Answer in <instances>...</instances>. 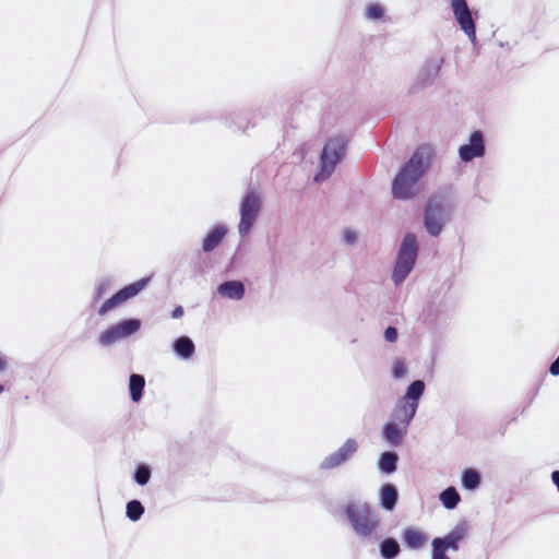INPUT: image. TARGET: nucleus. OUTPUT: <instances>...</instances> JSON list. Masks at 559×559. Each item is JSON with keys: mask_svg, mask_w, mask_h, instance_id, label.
I'll return each instance as SVG.
<instances>
[{"mask_svg": "<svg viewBox=\"0 0 559 559\" xmlns=\"http://www.w3.org/2000/svg\"><path fill=\"white\" fill-rule=\"evenodd\" d=\"M4 391V388L2 384H0V394Z\"/></svg>", "mask_w": 559, "mask_h": 559, "instance_id": "4c0bfd02", "label": "nucleus"}, {"mask_svg": "<svg viewBox=\"0 0 559 559\" xmlns=\"http://www.w3.org/2000/svg\"><path fill=\"white\" fill-rule=\"evenodd\" d=\"M480 483L479 475L472 468H466L462 474V484L466 489L473 490L478 487Z\"/></svg>", "mask_w": 559, "mask_h": 559, "instance_id": "393cba45", "label": "nucleus"}, {"mask_svg": "<svg viewBox=\"0 0 559 559\" xmlns=\"http://www.w3.org/2000/svg\"><path fill=\"white\" fill-rule=\"evenodd\" d=\"M383 13V8L378 3H371L367 7V16L371 20L381 19Z\"/></svg>", "mask_w": 559, "mask_h": 559, "instance_id": "c85d7f7f", "label": "nucleus"}, {"mask_svg": "<svg viewBox=\"0 0 559 559\" xmlns=\"http://www.w3.org/2000/svg\"><path fill=\"white\" fill-rule=\"evenodd\" d=\"M403 538L405 544L413 549L421 548L427 540L426 536L420 531L413 528H407L404 532Z\"/></svg>", "mask_w": 559, "mask_h": 559, "instance_id": "a211bd4d", "label": "nucleus"}, {"mask_svg": "<svg viewBox=\"0 0 559 559\" xmlns=\"http://www.w3.org/2000/svg\"><path fill=\"white\" fill-rule=\"evenodd\" d=\"M392 374L395 379L403 378L406 374V367L403 360L395 359L392 364Z\"/></svg>", "mask_w": 559, "mask_h": 559, "instance_id": "c756f323", "label": "nucleus"}, {"mask_svg": "<svg viewBox=\"0 0 559 559\" xmlns=\"http://www.w3.org/2000/svg\"><path fill=\"white\" fill-rule=\"evenodd\" d=\"M417 240L414 234H407L400 248L392 278L395 284L402 283L414 267L417 258Z\"/></svg>", "mask_w": 559, "mask_h": 559, "instance_id": "7ed1b4c3", "label": "nucleus"}, {"mask_svg": "<svg viewBox=\"0 0 559 559\" xmlns=\"http://www.w3.org/2000/svg\"><path fill=\"white\" fill-rule=\"evenodd\" d=\"M432 150L419 146L393 180L392 194L395 199L407 200L419 192L418 181L429 167Z\"/></svg>", "mask_w": 559, "mask_h": 559, "instance_id": "f257e3e1", "label": "nucleus"}, {"mask_svg": "<svg viewBox=\"0 0 559 559\" xmlns=\"http://www.w3.org/2000/svg\"><path fill=\"white\" fill-rule=\"evenodd\" d=\"M7 368V360L0 356V371L4 370Z\"/></svg>", "mask_w": 559, "mask_h": 559, "instance_id": "e433bc0d", "label": "nucleus"}, {"mask_svg": "<svg viewBox=\"0 0 559 559\" xmlns=\"http://www.w3.org/2000/svg\"><path fill=\"white\" fill-rule=\"evenodd\" d=\"M218 293L224 297L239 300L245 295V286L241 282L229 281L218 286Z\"/></svg>", "mask_w": 559, "mask_h": 559, "instance_id": "2eb2a0df", "label": "nucleus"}, {"mask_svg": "<svg viewBox=\"0 0 559 559\" xmlns=\"http://www.w3.org/2000/svg\"><path fill=\"white\" fill-rule=\"evenodd\" d=\"M347 516L355 532L364 537L370 536L378 527L379 520L368 507L348 506Z\"/></svg>", "mask_w": 559, "mask_h": 559, "instance_id": "39448f33", "label": "nucleus"}, {"mask_svg": "<svg viewBox=\"0 0 559 559\" xmlns=\"http://www.w3.org/2000/svg\"><path fill=\"white\" fill-rule=\"evenodd\" d=\"M384 337L388 342L393 343L397 340V330L393 326L386 328Z\"/></svg>", "mask_w": 559, "mask_h": 559, "instance_id": "7c9ffc66", "label": "nucleus"}, {"mask_svg": "<svg viewBox=\"0 0 559 559\" xmlns=\"http://www.w3.org/2000/svg\"><path fill=\"white\" fill-rule=\"evenodd\" d=\"M144 513V508L138 500H132L127 504V516L131 521H138Z\"/></svg>", "mask_w": 559, "mask_h": 559, "instance_id": "a878e982", "label": "nucleus"}, {"mask_svg": "<svg viewBox=\"0 0 559 559\" xmlns=\"http://www.w3.org/2000/svg\"><path fill=\"white\" fill-rule=\"evenodd\" d=\"M407 427L397 424L396 421H388L383 427V437L392 445L401 444Z\"/></svg>", "mask_w": 559, "mask_h": 559, "instance_id": "ddd939ff", "label": "nucleus"}, {"mask_svg": "<svg viewBox=\"0 0 559 559\" xmlns=\"http://www.w3.org/2000/svg\"><path fill=\"white\" fill-rule=\"evenodd\" d=\"M417 411V403L409 402L407 399H400L392 412V421H396L404 427H408Z\"/></svg>", "mask_w": 559, "mask_h": 559, "instance_id": "f8f14e48", "label": "nucleus"}, {"mask_svg": "<svg viewBox=\"0 0 559 559\" xmlns=\"http://www.w3.org/2000/svg\"><path fill=\"white\" fill-rule=\"evenodd\" d=\"M261 209V200L260 197L251 191L248 192L240 205V223H239V233L241 235H247L251 229L259 212Z\"/></svg>", "mask_w": 559, "mask_h": 559, "instance_id": "423d86ee", "label": "nucleus"}, {"mask_svg": "<svg viewBox=\"0 0 559 559\" xmlns=\"http://www.w3.org/2000/svg\"><path fill=\"white\" fill-rule=\"evenodd\" d=\"M465 533L466 532L464 527L456 526L444 537H441V540H443V545L447 549L456 551L459 549L460 542H462L465 537Z\"/></svg>", "mask_w": 559, "mask_h": 559, "instance_id": "dca6fc26", "label": "nucleus"}, {"mask_svg": "<svg viewBox=\"0 0 559 559\" xmlns=\"http://www.w3.org/2000/svg\"><path fill=\"white\" fill-rule=\"evenodd\" d=\"M397 501V491L393 485L385 484L381 488V506L385 510H393Z\"/></svg>", "mask_w": 559, "mask_h": 559, "instance_id": "f3484780", "label": "nucleus"}, {"mask_svg": "<svg viewBox=\"0 0 559 559\" xmlns=\"http://www.w3.org/2000/svg\"><path fill=\"white\" fill-rule=\"evenodd\" d=\"M454 16L461 29L472 39L476 38V27L466 0H452Z\"/></svg>", "mask_w": 559, "mask_h": 559, "instance_id": "1a4fd4ad", "label": "nucleus"}, {"mask_svg": "<svg viewBox=\"0 0 559 559\" xmlns=\"http://www.w3.org/2000/svg\"><path fill=\"white\" fill-rule=\"evenodd\" d=\"M174 348L175 352L182 358H190L194 353V344L187 336H181L176 340Z\"/></svg>", "mask_w": 559, "mask_h": 559, "instance_id": "aec40b11", "label": "nucleus"}, {"mask_svg": "<svg viewBox=\"0 0 559 559\" xmlns=\"http://www.w3.org/2000/svg\"><path fill=\"white\" fill-rule=\"evenodd\" d=\"M380 551L384 559H393L400 552V545L395 539L386 538L381 543Z\"/></svg>", "mask_w": 559, "mask_h": 559, "instance_id": "4be33fe9", "label": "nucleus"}, {"mask_svg": "<svg viewBox=\"0 0 559 559\" xmlns=\"http://www.w3.org/2000/svg\"><path fill=\"white\" fill-rule=\"evenodd\" d=\"M150 477H151V471L147 466L140 465L136 468L135 474H134V479L139 485L143 486V485L147 484L150 480Z\"/></svg>", "mask_w": 559, "mask_h": 559, "instance_id": "cd10ccee", "label": "nucleus"}, {"mask_svg": "<svg viewBox=\"0 0 559 559\" xmlns=\"http://www.w3.org/2000/svg\"><path fill=\"white\" fill-rule=\"evenodd\" d=\"M424 390L425 383L421 380H416L409 384L406 394L402 399H407L409 402L418 404V400L423 395Z\"/></svg>", "mask_w": 559, "mask_h": 559, "instance_id": "5701e85b", "label": "nucleus"}, {"mask_svg": "<svg viewBox=\"0 0 559 559\" xmlns=\"http://www.w3.org/2000/svg\"><path fill=\"white\" fill-rule=\"evenodd\" d=\"M451 206L444 197H431L426 205L424 214V225L431 236H438L443 224L449 219Z\"/></svg>", "mask_w": 559, "mask_h": 559, "instance_id": "f03ea898", "label": "nucleus"}, {"mask_svg": "<svg viewBox=\"0 0 559 559\" xmlns=\"http://www.w3.org/2000/svg\"><path fill=\"white\" fill-rule=\"evenodd\" d=\"M183 316V308L181 306H177L173 312H171V317L174 319H179Z\"/></svg>", "mask_w": 559, "mask_h": 559, "instance_id": "72a5a7b5", "label": "nucleus"}, {"mask_svg": "<svg viewBox=\"0 0 559 559\" xmlns=\"http://www.w3.org/2000/svg\"><path fill=\"white\" fill-rule=\"evenodd\" d=\"M551 479H552L554 484L557 486V488L559 490V471H555L551 474Z\"/></svg>", "mask_w": 559, "mask_h": 559, "instance_id": "c9c22d12", "label": "nucleus"}, {"mask_svg": "<svg viewBox=\"0 0 559 559\" xmlns=\"http://www.w3.org/2000/svg\"><path fill=\"white\" fill-rule=\"evenodd\" d=\"M148 280L142 278L134 283H131L123 288H121L119 292H117L112 297L107 299L102 307L98 310L99 316L106 314L108 311L112 310L114 308L122 305L130 298L136 296L147 284Z\"/></svg>", "mask_w": 559, "mask_h": 559, "instance_id": "0eeeda50", "label": "nucleus"}, {"mask_svg": "<svg viewBox=\"0 0 559 559\" xmlns=\"http://www.w3.org/2000/svg\"><path fill=\"white\" fill-rule=\"evenodd\" d=\"M447 548L443 545V540H441V537H436L432 539V555L431 559H450L447 556Z\"/></svg>", "mask_w": 559, "mask_h": 559, "instance_id": "bb28decb", "label": "nucleus"}, {"mask_svg": "<svg viewBox=\"0 0 559 559\" xmlns=\"http://www.w3.org/2000/svg\"><path fill=\"white\" fill-rule=\"evenodd\" d=\"M346 145L347 140L344 138L337 136L329 140L321 154V169L314 177L316 181H322L333 173L345 152Z\"/></svg>", "mask_w": 559, "mask_h": 559, "instance_id": "20e7f679", "label": "nucleus"}, {"mask_svg": "<svg viewBox=\"0 0 559 559\" xmlns=\"http://www.w3.org/2000/svg\"><path fill=\"white\" fill-rule=\"evenodd\" d=\"M549 371L552 376H559V357L551 364Z\"/></svg>", "mask_w": 559, "mask_h": 559, "instance_id": "473e14b6", "label": "nucleus"}, {"mask_svg": "<svg viewBox=\"0 0 559 559\" xmlns=\"http://www.w3.org/2000/svg\"><path fill=\"white\" fill-rule=\"evenodd\" d=\"M145 380L140 374H131L129 380L130 395L133 402H139L143 394Z\"/></svg>", "mask_w": 559, "mask_h": 559, "instance_id": "6ab92c4d", "label": "nucleus"}, {"mask_svg": "<svg viewBox=\"0 0 559 559\" xmlns=\"http://www.w3.org/2000/svg\"><path fill=\"white\" fill-rule=\"evenodd\" d=\"M357 448V442L354 439H347L337 451L330 454L322 461L321 468L332 469L342 465L355 454Z\"/></svg>", "mask_w": 559, "mask_h": 559, "instance_id": "9d476101", "label": "nucleus"}, {"mask_svg": "<svg viewBox=\"0 0 559 559\" xmlns=\"http://www.w3.org/2000/svg\"><path fill=\"white\" fill-rule=\"evenodd\" d=\"M440 500L444 508L454 509L461 500V497L454 487H449L440 495Z\"/></svg>", "mask_w": 559, "mask_h": 559, "instance_id": "412c9836", "label": "nucleus"}, {"mask_svg": "<svg viewBox=\"0 0 559 559\" xmlns=\"http://www.w3.org/2000/svg\"><path fill=\"white\" fill-rule=\"evenodd\" d=\"M460 157L463 162H471L476 157L485 154L484 136L480 131H474L471 134L469 143L464 144L459 150Z\"/></svg>", "mask_w": 559, "mask_h": 559, "instance_id": "9b49d317", "label": "nucleus"}, {"mask_svg": "<svg viewBox=\"0 0 559 559\" xmlns=\"http://www.w3.org/2000/svg\"><path fill=\"white\" fill-rule=\"evenodd\" d=\"M140 329V321L136 319L124 320L106 329L99 336L103 345H110L123 337L135 333Z\"/></svg>", "mask_w": 559, "mask_h": 559, "instance_id": "6e6552de", "label": "nucleus"}, {"mask_svg": "<svg viewBox=\"0 0 559 559\" xmlns=\"http://www.w3.org/2000/svg\"><path fill=\"white\" fill-rule=\"evenodd\" d=\"M397 455L393 452H384L379 460L381 471L393 473L396 469Z\"/></svg>", "mask_w": 559, "mask_h": 559, "instance_id": "b1692460", "label": "nucleus"}, {"mask_svg": "<svg viewBox=\"0 0 559 559\" xmlns=\"http://www.w3.org/2000/svg\"><path fill=\"white\" fill-rule=\"evenodd\" d=\"M344 240L349 245L354 243L356 240V234L352 230H345L344 231Z\"/></svg>", "mask_w": 559, "mask_h": 559, "instance_id": "2f4dec72", "label": "nucleus"}, {"mask_svg": "<svg viewBox=\"0 0 559 559\" xmlns=\"http://www.w3.org/2000/svg\"><path fill=\"white\" fill-rule=\"evenodd\" d=\"M106 292V285L102 284L96 288V298H100Z\"/></svg>", "mask_w": 559, "mask_h": 559, "instance_id": "f704fd0d", "label": "nucleus"}, {"mask_svg": "<svg viewBox=\"0 0 559 559\" xmlns=\"http://www.w3.org/2000/svg\"><path fill=\"white\" fill-rule=\"evenodd\" d=\"M227 228L223 225H217L212 228L204 237L202 242V249L205 252L213 251L225 238Z\"/></svg>", "mask_w": 559, "mask_h": 559, "instance_id": "4468645a", "label": "nucleus"}]
</instances>
